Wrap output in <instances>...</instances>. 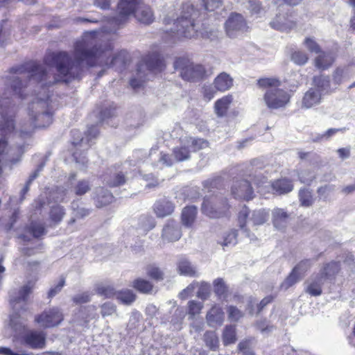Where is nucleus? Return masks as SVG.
Segmentation results:
<instances>
[{"instance_id":"49530a36","label":"nucleus","mask_w":355,"mask_h":355,"mask_svg":"<svg viewBox=\"0 0 355 355\" xmlns=\"http://www.w3.org/2000/svg\"><path fill=\"white\" fill-rule=\"evenodd\" d=\"M73 157L75 160L76 167L78 168L80 170H83L85 167V164L87 162V160L84 155V152L79 151L77 148L73 153Z\"/></svg>"},{"instance_id":"72a5a7b5","label":"nucleus","mask_w":355,"mask_h":355,"mask_svg":"<svg viewBox=\"0 0 355 355\" xmlns=\"http://www.w3.org/2000/svg\"><path fill=\"white\" fill-rule=\"evenodd\" d=\"M203 340L210 350L216 351L219 347V340L214 331H207L204 334Z\"/></svg>"},{"instance_id":"a18cd8bd","label":"nucleus","mask_w":355,"mask_h":355,"mask_svg":"<svg viewBox=\"0 0 355 355\" xmlns=\"http://www.w3.org/2000/svg\"><path fill=\"white\" fill-rule=\"evenodd\" d=\"M211 286L210 284L205 282H202L197 292V297L202 300H205L210 296Z\"/></svg>"},{"instance_id":"f8f14e48","label":"nucleus","mask_w":355,"mask_h":355,"mask_svg":"<svg viewBox=\"0 0 355 355\" xmlns=\"http://www.w3.org/2000/svg\"><path fill=\"white\" fill-rule=\"evenodd\" d=\"M140 3L141 0H121L118 5V24L123 22L128 17L135 14Z\"/></svg>"},{"instance_id":"f704fd0d","label":"nucleus","mask_w":355,"mask_h":355,"mask_svg":"<svg viewBox=\"0 0 355 355\" xmlns=\"http://www.w3.org/2000/svg\"><path fill=\"white\" fill-rule=\"evenodd\" d=\"M146 275L156 282H161L164 279V272L158 266L149 264L146 267Z\"/></svg>"},{"instance_id":"864d4df0","label":"nucleus","mask_w":355,"mask_h":355,"mask_svg":"<svg viewBox=\"0 0 355 355\" xmlns=\"http://www.w3.org/2000/svg\"><path fill=\"white\" fill-rule=\"evenodd\" d=\"M91 296L88 292H83L73 297L72 301L76 304H83L90 302Z\"/></svg>"},{"instance_id":"0eeeda50","label":"nucleus","mask_w":355,"mask_h":355,"mask_svg":"<svg viewBox=\"0 0 355 355\" xmlns=\"http://www.w3.org/2000/svg\"><path fill=\"white\" fill-rule=\"evenodd\" d=\"M230 209L227 199L218 195L205 197L201 207L202 212L211 218L227 217Z\"/></svg>"},{"instance_id":"de8ad7c7","label":"nucleus","mask_w":355,"mask_h":355,"mask_svg":"<svg viewBox=\"0 0 355 355\" xmlns=\"http://www.w3.org/2000/svg\"><path fill=\"white\" fill-rule=\"evenodd\" d=\"M228 318L231 321L237 322L243 316V313L236 306L230 305L227 307Z\"/></svg>"},{"instance_id":"4d7b16f0","label":"nucleus","mask_w":355,"mask_h":355,"mask_svg":"<svg viewBox=\"0 0 355 355\" xmlns=\"http://www.w3.org/2000/svg\"><path fill=\"white\" fill-rule=\"evenodd\" d=\"M90 187L87 182L85 180L80 181L75 187V193L78 196H82L86 193Z\"/></svg>"},{"instance_id":"f257e3e1","label":"nucleus","mask_w":355,"mask_h":355,"mask_svg":"<svg viewBox=\"0 0 355 355\" xmlns=\"http://www.w3.org/2000/svg\"><path fill=\"white\" fill-rule=\"evenodd\" d=\"M102 37L101 33L94 31L85 33L82 38L77 41L75 45L74 58L72 62L68 54L65 52L52 53L48 55L45 59L46 64L55 67L57 74L51 78L50 69L47 71L42 66L31 64L26 67L30 69L28 72L20 73L19 76H14L10 83L13 92L22 96L23 87L22 80L28 77L30 82H37L41 87L51 83L64 81L69 82L72 78L78 77L79 73V64L85 62L89 66L105 65L111 67L116 64L118 61L123 62V58H121L124 52L114 54L113 46L111 43L100 44L99 41Z\"/></svg>"},{"instance_id":"2eb2a0df","label":"nucleus","mask_w":355,"mask_h":355,"mask_svg":"<svg viewBox=\"0 0 355 355\" xmlns=\"http://www.w3.org/2000/svg\"><path fill=\"white\" fill-rule=\"evenodd\" d=\"M23 340L32 349H43L46 346V334L43 331L31 330L24 335Z\"/></svg>"},{"instance_id":"338daca9","label":"nucleus","mask_w":355,"mask_h":355,"mask_svg":"<svg viewBox=\"0 0 355 355\" xmlns=\"http://www.w3.org/2000/svg\"><path fill=\"white\" fill-rule=\"evenodd\" d=\"M159 162L168 166H171L173 164V160L170 155L163 153L160 155Z\"/></svg>"},{"instance_id":"393cba45","label":"nucleus","mask_w":355,"mask_h":355,"mask_svg":"<svg viewBox=\"0 0 355 355\" xmlns=\"http://www.w3.org/2000/svg\"><path fill=\"white\" fill-rule=\"evenodd\" d=\"M293 184L290 179H276L272 183V188L275 193L284 194L293 189Z\"/></svg>"},{"instance_id":"412c9836","label":"nucleus","mask_w":355,"mask_h":355,"mask_svg":"<svg viewBox=\"0 0 355 355\" xmlns=\"http://www.w3.org/2000/svg\"><path fill=\"white\" fill-rule=\"evenodd\" d=\"M322 277L318 274L315 277L311 278L306 283L305 292L311 296H319L322 293Z\"/></svg>"},{"instance_id":"37998d69","label":"nucleus","mask_w":355,"mask_h":355,"mask_svg":"<svg viewBox=\"0 0 355 355\" xmlns=\"http://www.w3.org/2000/svg\"><path fill=\"white\" fill-rule=\"evenodd\" d=\"M300 278L301 276L300 275L299 272H297L295 270L293 269L282 282L281 286L284 289H288L295 284L298 281H300Z\"/></svg>"},{"instance_id":"39448f33","label":"nucleus","mask_w":355,"mask_h":355,"mask_svg":"<svg viewBox=\"0 0 355 355\" xmlns=\"http://www.w3.org/2000/svg\"><path fill=\"white\" fill-rule=\"evenodd\" d=\"M183 14L174 22L173 31L179 38H191L196 34L194 20L198 16V11L192 5L183 7Z\"/></svg>"},{"instance_id":"f3484780","label":"nucleus","mask_w":355,"mask_h":355,"mask_svg":"<svg viewBox=\"0 0 355 355\" xmlns=\"http://www.w3.org/2000/svg\"><path fill=\"white\" fill-rule=\"evenodd\" d=\"M174 210V204L166 198L156 201L153 206V211L158 218H164L169 216Z\"/></svg>"},{"instance_id":"5701e85b","label":"nucleus","mask_w":355,"mask_h":355,"mask_svg":"<svg viewBox=\"0 0 355 355\" xmlns=\"http://www.w3.org/2000/svg\"><path fill=\"white\" fill-rule=\"evenodd\" d=\"M135 15L138 21L145 24H149L154 20V15L151 9L148 6L142 4L141 2L137 9Z\"/></svg>"},{"instance_id":"9b49d317","label":"nucleus","mask_w":355,"mask_h":355,"mask_svg":"<svg viewBox=\"0 0 355 355\" xmlns=\"http://www.w3.org/2000/svg\"><path fill=\"white\" fill-rule=\"evenodd\" d=\"M234 198L248 201L254 198L251 183L247 179H239L232 188Z\"/></svg>"},{"instance_id":"bb28decb","label":"nucleus","mask_w":355,"mask_h":355,"mask_svg":"<svg viewBox=\"0 0 355 355\" xmlns=\"http://www.w3.org/2000/svg\"><path fill=\"white\" fill-rule=\"evenodd\" d=\"M132 286L139 293L143 294L150 293L154 288L153 284L149 280L138 277L133 280Z\"/></svg>"},{"instance_id":"603ef678","label":"nucleus","mask_w":355,"mask_h":355,"mask_svg":"<svg viewBox=\"0 0 355 355\" xmlns=\"http://www.w3.org/2000/svg\"><path fill=\"white\" fill-rule=\"evenodd\" d=\"M291 59L295 63L302 65L307 62L309 58L306 53L297 51L292 54Z\"/></svg>"},{"instance_id":"ea45409f","label":"nucleus","mask_w":355,"mask_h":355,"mask_svg":"<svg viewBox=\"0 0 355 355\" xmlns=\"http://www.w3.org/2000/svg\"><path fill=\"white\" fill-rule=\"evenodd\" d=\"M116 297L121 303L130 304L136 300V295L133 292L128 289L122 290L116 293Z\"/></svg>"},{"instance_id":"7c9ffc66","label":"nucleus","mask_w":355,"mask_h":355,"mask_svg":"<svg viewBox=\"0 0 355 355\" xmlns=\"http://www.w3.org/2000/svg\"><path fill=\"white\" fill-rule=\"evenodd\" d=\"M146 65L150 71L154 72H159L162 71L166 64L162 58L158 54L153 55L146 61Z\"/></svg>"},{"instance_id":"0e129e2a","label":"nucleus","mask_w":355,"mask_h":355,"mask_svg":"<svg viewBox=\"0 0 355 355\" xmlns=\"http://www.w3.org/2000/svg\"><path fill=\"white\" fill-rule=\"evenodd\" d=\"M248 215H249V211L246 209L241 211L239 213L238 221L239 223V226L241 229H243L244 227H245Z\"/></svg>"},{"instance_id":"4468645a","label":"nucleus","mask_w":355,"mask_h":355,"mask_svg":"<svg viewBox=\"0 0 355 355\" xmlns=\"http://www.w3.org/2000/svg\"><path fill=\"white\" fill-rule=\"evenodd\" d=\"M272 28L280 31H289L296 26V22L292 15L288 13H279L270 22Z\"/></svg>"},{"instance_id":"680f3d73","label":"nucleus","mask_w":355,"mask_h":355,"mask_svg":"<svg viewBox=\"0 0 355 355\" xmlns=\"http://www.w3.org/2000/svg\"><path fill=\"white\" fill-rule=\"evenodd\" d=\"M237 237V231L231 230L224 237L223 241L221 243L223 246H227L232 243H234Z\"/></svg>"},{"instance_id":"c756f323","label":"nucleus","mask_w":355,"mask_h":355,"mask_svg":"<svg viewBox=\"0 0 355 355\" xmlns=\"http://www.w3.org/2000/svg\"><path fill=\"white\" fill-rule=\"evenodd\" d=\"M114 198L113 195L110 191L101 188L97 191L95 197L96 205L97 207L108 205L112 202Z\"/></svg>"},{"instance_id":"1a4fd4ad","label":"nucleus","mask_w":355,"mask_h":355,"mask_svg":"<svg viewBox=\"0 0 355 355\" xmlns=\"http://www.w3.org/2000/svg\"><path fill=\"white\" fill-rule=\"evenodd\" d=\"M174 68L180 72L182 79L187 81H198L205 78L206 70L198 64H194L185 58H178L174 62Z\"/></svg>"},{"instance_id":"7ed1b4c3","label":"nucleus","mask_w":355,"mask_h":355,"mask_svg":"<svg viewBox=\"0 0 355 355\" xmlns=\"http://www.w3.org/2000/svg\"><path fill=\"white\" fill-rule=\"evenodd\" d=\"M258 85L261 88L267 89L263 100L270 109H279L284 107L290 101L288 93L278 88L280 81L276 78H264L258 80Z\"/></svg>"},{"instance_id":"4be33fe9","label":"nucleus","mask_w":355,"mask_h":355,"mask_svg":"<svg viewBox=\"0 0 355 355\" xmlns=\"http://www.w3.org/2000/svg\"><path fill=\"white\" fill-rule=\"evenodd\" d=\"M177 268L178 273L180 275L191 277L198 276V272L196 268L186 258H181L178 261L177 263Z\"/></svg>"},{"instance_id":"bf43d9fd","label":"nucleus","mask_w":355,"mask_h":355,"mask_svg":"<svg viewBox=\"0 0 355 355\" xmlns=\"http://www.w3.org/2000/svg\"><path fill=\"white\" fill-rule=\"evenodd\" d=\"M248 9L252 14H259L262 10L261 3L259 0H248Z\"/></svg>"},{"instance_id":"4c0bfd02","label":"nucleus","mask_w":355,"mask_h":355,"mask_svg":"<svg viewBox=\"0 0 355 355\" xmlns=\"http://www.w3.org/2000/svg\"><path fill=\"white\" fill-rule=\"evenodd\" d=\"M288 218V214L282 209H277L272 212V223L277 228L283 226Z\"/></svg>"},{"instance_id":"473e14b6","label":"nucleus","mask_w":355,"mask_h":355,"mask_svg":"<svg viewBox=\"0 0 355 355\" xmlns=\"http://www.w3.org/2000/svg\"><path fill=\"white\" fill-rule=\"evenodd\" d=\"M214 292L218 298L225 297L228 293V286L223 278H217L213 282Z\"/></svg>"},{"instance_id":"9d476101","label":"nucleus","mask_w":355,"mask_h":355,"mask_svg":"<svg viewBox=\"0 0 355 355\" xmlns=\"http://www.w3.org/2000/svg\"><path fill=\"white\" fill-rule=\"evenodd\" d=\"M64 320V315L58 307L44 309L35 316L34 321L44 329L53 328L58 326Z\"/></svg>"},{"instance_id":"3c124183","label":"nucleus","mask_w":355,"mask_h":355,"mask_svg":"<svg viewBox=\"0 0 355 355\" xmlns=\"http://www.w3.org/2000/svg\"><path fill=\"white\" fill-rule=\"evenodd\" d=\"M216 91L214 87H213L211 85H203L201 89L203 99L206 102L210 101L214 97Z\"/></svg>"},{"instance_id":"774afa93","label":"nucleus","mask_w":355,"mask_h":355,"mask_svg":"<svg viewBox=\"0 0 355 355\" xmlns=\"http://www.w3.org/2000/svg\"><path fill=\"white\" fill-rule=\"evenodd\" d=\"M337 153L340 159H345L350 156V148H341L337 150Z\"/></svg>"},{"instance_id":"ddd939ff","label":"nucleus","mask_w":355,"mask_h":355,"mask_svg":"<svg viewBox=\"0 0 355 355\" xmlns=\"http://www.w3.org/2000/svg\"><path fill=\"white\" fill-rule=\"evenodd\" d=\"M246 29V23L239 14H232L225 23L226 33L230 37H235L239 32Z\"/></svg>"},{"instance_id":"e2e57ef3","label":"nucleus","mask_w":355,"mask_h":355,"mask_svg":"<svg viewBox=\"0 0 355 355\" xmlns=\"http://www.w3.org/2000/svg\"><path fill=\"white\" fill-rule=\"evenodd\" d=\"M116 311V306L111 303H104L101 306V315L103 317L111 315Z\"/></svg>"},{"instance_id":"dca6fc26","label":"nucleus","mask_w":355,"mask_h":355,"mask_svg":"<svg viewBox=\"0 0 355 355\" xmlns=\"http://www.w3.org/2000/svg\"><path fill=\"white\" fill-rule=\"evenodd\" d=\"M162 238L168 242L178 241L182 236V231L173 220H168L162 230Z\"/></svg>"},{"instance_id":"e433bc0d","label":"nucleus","mask_w":355,"mask_h":355,"mask_svg":"<svg viewBox=\"0 0 355 355\" xmlns=\"http://www.w3.org/2000/svg\"><path fill=\"white\" fill-rule=\"evenodd\" d=\"M236 340V327L227 325L223 332V342L225 345L234 343Z\"/></svg>"},{"instance_id":"cd10ccee","label":"nucleus","mask_w":355,"mask_h":355,"mask_svg":"<svg viewBox=\"0 0 355 355\" xmlns=\"http://www.w3.org/2000/svg\"><path fill=\"white\" fill-rule=\"evenodd\" d=\"M340 270V263L338 261H331L324 264L319 275L323 279H328L337 275Z\"/></svg>"},{"instance_id":"c85d7f7f","label":"nucleus","mask_w":355,"mask_h":355,"mask_svg":"<svg viewBox=\"0 0 355 355\" xmlns=\"http://www.w3.org/2000/svg\"><path fill=\"white\" fill-rule=\"evenodd\" d=\"M334 62V57L331 53L322 52L315 59V66L320 69L324 70L332 65Z\"/></svg>"},{"instance_id":"09e8293b","label":"nucleus","mask_w":355,"mask_h":355,"mask_svg":"<svg viewBox=\"0 0 355 355\" xmlns=\"http://www.w3.org/2000/svg\"><path fill=\"white\" fill-rule=\"evenodd\" d=\"M97 294L104 296L105 298H112L116 296V291L110 286H101L96 288Z\"/></svg>"},{"instance_id":"79ce46f5","label":"nucleus","mask_w":355,"mask_h":355,"mask_svg":"<svg viewBox=\"0 0 355 355\" xmlns=\"http://www.w3.org/2000/svg\"><path fill=\"white\" fill-rule=\"evenodd\" d=\"M349 76V67L337 68L334 73L333 78L336 84H340L347 80Z\"/></svg>"},{"instance_id":"58836bf2","label":"nucleus","mask_w":355,"mask_h":355,"mask_svg":"<svg viewBox=\"0 0 355 355\" xmlns=\"http://www.w3.org/2000/svg\"><path fill=\"white\" fill-rule=\"evenodd\" d=\"M204 304L202 302H198L196 300H190L187 304V314L189 318H194L196 315L200 314Z\"/></svg>"},{"instance_id":"423d86ee","label":"nucleus","mask_w":355,"mask_h":355,"mask_svg":"<svg viewBox=\"0 0 355 355\" xmlns=\"http://www.w3.org/2000/svg\"><path fill=\"white\" fill-rule=\"evenodd\" d=\"M179 145L173 150V156L177 162H183L190 158L192 152H196L208 147V141L200 138L183 136L179 140Z\"/></svg>"},{"instance_id":"aec40b11","label":"nucleus","mask_w":355,"mask_h":355,"mask_svg":"<svg viewBox=\"0 0 355 355\" xmlns=\"http://www.w3.org/2000/svg\"><path fill=\"white\" fill-rule=\"evenodd\" d=\"M198 209L194 205L186 206L181 213V222L187 227H191L197 217Z\"/></svg>"},{"instance_id":"052dcab7","label":"nucleus","mask_w":355,"mask_h":355,"mask_svg":"<svg viewBox=\"0 0 355 355\" xmlns=\"http://www.w3.org/2000/svg\"><path fill=\"white\" fill-rule=\"evenodd\" d=\"M203 6L208 11H213L220 6V0H202Z\"/></svg>"},{"instance_id":"6e6552de","label":"nucleus","mask_w":355,"mask_h":355,"mask_svg":"<svg viewBox=\"0 0 355 355\" xmlns=\"http://www.w3.org/2000/svg\"><path fill=\"white\" fill-rule=\"evenodd\" d=\"M48 97V94H46L44 98H40L32 103L29 114L33 121L30 130L26 134L31 133L33 127L44 128L51 123L52 114L46 110Z\"/></svg>"},{"instance_id":"b1692460","label":"nucleus","mask_w":355,"mask_h":355,"mask_svg":"<svg viewBox=\"0 0 355 355\" xmlns=\"http://www.w3.org/2000/svg\"><path fill=\"white\" fill-rule=\"evenodd\" d=\"M232 101L233 98L232 95H226L217 100L214 105L216 115L218 116H223L225 115Z\"/></svg>"},{"instance_id":"69168bd1","label":"nucleus","mask_w":355,"mask_h":355,"mask_svg":"<svg viewBox=\"0 0 355 355\" xmlns=\"http://www.w3.org/2000/svg\"><path fill=\"white\" fill-rule=\"evenodd\" d=\"M275 297L272 295H268L261 300L257 305V311L260 313L268 304L273 302Z\"/></svg>"},{"instance_id":"f03ea898","label":"nucleus","mask_w":355,"mask_h":355,"mask_svg":"<svg viewBox=\"0 0 355 355\" xmlns=\"http://www.w3.org/2000/svg\"><path fill=\"white\" fill-rule=\"evenodd\" d=\"M10 101L4 98L0 99V109L2 122L0 124V175L8 165L16 164L20 160L22 155L21 148H12L8 145V139L12 133L15 125L12 116H7L3 108H8Z\"/></svg>"},{"instance_id":"a878e982","label":"nucleus","mask_w":355,"mask_h":355,"mask_svg":"<svg viewBox=\"0 0 355 355\" xmlns=\"http://www.w3.org/2000/svg\"><path fill=\"white\" fill-rule=\"evenodd\" d=\"M33 287V286L24 285L19 290L17 296L10 298V303L13 308L19 303L27 302L29 295L32 293Z\"/></svg>"},{"instance_id":"13d9d810","label":"nucleus","mask_w":355,"mask_h":355,"mask_svg":"<svg viewBox=\"0 0 355 355\" xmlns=\"http://www.w3.org/2000/svg\"><path fill=\"white\" fill-rule=\"evenodd\" d=\"M65 284V279L64 277H62L60 278L59 282L58 283L57 285H55V286L52 287L49 293H48V297L49 298H52L56 294H58L59 292L61 291L62 288H63V286H64Z\"/></svg>"},{"instance_id":"a19ab883","label":"nucleus","mask_w":355,"mask_h":355,"mask_svg":"<svg viewBox=\"0 0 355 355\" xmlns=\"http://www.w3.org/2000/svg\"><path fill=\"white\" fill-rule=\"evenodd\" d=\"M50 218L55 223H59L65 215L63 207L60 205L53 206L50 210Z\"/></svg>"},{"instance_id":"2f4dec72","label":"nucleus","mask_w":355,"mask_h":355,"mask_svg":"<svg viewBox=\"0 0 355 355\" xmlns=\"http://www.w3.org/2000/svg\"><path fill=\"white\" fill-rule=\"evenodd\" d=\"M26 231L36 239L41 238L46 233L44 224L37 221L31 222L26 227Z\"/></svg>"},{"instance_id":"5fc2aeb1","label":"nucleus","mask_w":355,"mask_h":355,"mask_svg":"<svg viewBox=\"0 0 355 355\" xmlns=\"http://www.w3.org/2000/svg\"><path fill=\"white\" fill-rule=\"evenodd\" d=\"M304 44L305 47L312 53H318L320 51V46L313 38H306L304 42Z\"/></svg>"},{"instance_id":"a211bd4d","label":"nucleus","mask_w":355,"mask_h":355,"mask_svg":"<svg viewBox=\"0 0 355 355\" xmlns=\"http://www.w3.org/2000/svg\"><path fill=\"white\" fill-rule=\"evenodd\" d=\"M224 318L223 310L217 304L213 305L206 314V320L209 326L222 325Z\"/></svg>"},{"instance_id":"6e6d98bb","label":"nucleus","mask_w":355,"mask_h":355,"mask_svg":"<svg viewBox=\"0 0 355 355\" xmlns=\"http://www.w3.org/2000/svg\"><path fill=\"white\" fill-rule=\"evenodd\" d=\"M309 259H304L300 261L293 269L297 272H299L301 276L302 274L305 273L310 268Z\"/></svg>"},{"instance_id":"c03bdc74","label":"nucleus","mask_w":355,"mask_h":355,"mask_svg":"<svg viewBox=\"0 0 355 355\" xmlns=\"http://www.w3.org/2000/svg\"><path fill=\"white\" fill-rule=\"evenodd\" d=\"M299 199L301 205L304 207H309L313 202L311 193L305 188L300 190Z\"/></svg>"},{"instance_id":"c9c22d12","label":"nucleus","mask_w":355,"mask_h":355,"mask_svg":"<svg viewBox=\"0 0 355 355\" xmlns=\"http://www.w3.org/2000/svg\"><path fill=\"white\" fill-rule=\"evenodd\" d=\"M248 166L246 164L231 166L224 171L225 175L228 176H243L248 172Z\"/></svg>"},{"instance_id":"20e7f679","label":"nucleus","mask_w":355,"mask_h":355,"mask_svg":"<svg viewBox=\"0 0 355 355\" xmlns=\"http://www.w3.org/2000/svg\"><path fill=\"white\" fill-rule=\"evenodd\" d=\"M330 86L329 78L324 75L315 76L313 78L311 87L304 94L302 107L311 108L321 103L323 95Z\"/></svg>"},{"instance_id":"6ab92c4d","label":"nucleus","mask_w":355,"mask_h":355,"mask_svg":"<svg viewBox=\"0 0 355 355\" xmlns=\"http://www.w3.org/2000/svg\"><path fill=\"white\" fill-rule=\"evenodd\" d=\"M234 84L233 78L226 72L219 73L214 80V86L216 90L225 92L232 88Z\"/></svg>"},{"instance_id":"8fccbe9b","label":"nucleus","mask_w":355,"mask_h":355,"mask_svg":"<svg viewBox=\"0 0 355 355\" xmlns=\"http://www.w3.org/2000/svg\"><path fill=\"white\" fill-rule=\"evenodd\" d=\"M89 210L83 207H73V215L74 218H71L69 221V224H73L75 223L76 219H82L89 214Z\"/></svg>"}]
</instances>
